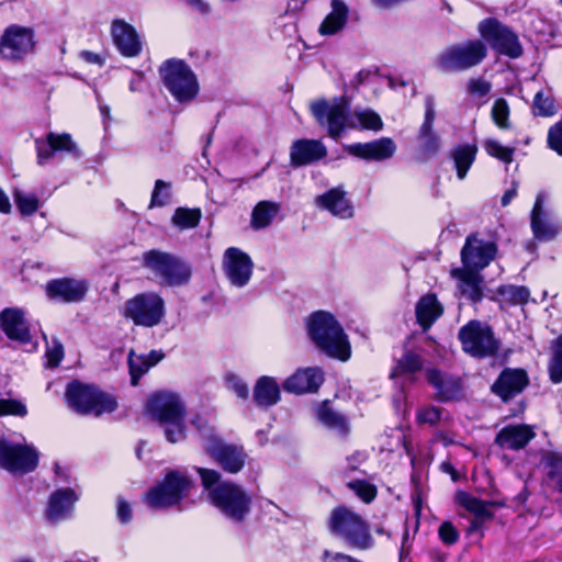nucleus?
I'll return each instance as SVG.
<instances>
[{
  "label": "nucleus",
  "mask_w": 562,
  "mask_h": 562,
  "mask_svg": "<svg viewBox=\"0 0 562 562\" xmlns=\"http://www.w3.org/2000/svg\"><path fill=\"white\" fill-rule=\"evenodd\" d=\"M89 283L82 279L61 278L49 281L46 286V295L50 300L63 303H77L85 299Z\"/></svg>",
  "instance_id": "nucleus-20"
},
{
  "label": "nucleus",
  "mask_w": 562,
  "mask_h": 562,
  "mask_svg": "<svg viewBox=\"0 0 562 562\" xmlns=\"http://www.w3.org/2000/svg\"><path fill=\"white\" fill-rule=\"evenodd\" d=\"M352 490L364 503H370L376 495L375 487L364 481H353L348 483Z\"/></svg>",
  "instance_id": "nucleus-53"
},
{
  "label": "nucleus",
  "mask_w": 562,
  "mask_h": 562,
  "mask_svg": "<svg viewBox=\"0 0 562 562\" xmlns=\"http://www.w3.org/2000/svg\"><path fill=\"white\" fill-rule=\"evenodd\" d=\"M11 212V203L9 196L0 189V213L9 214Z\"/></svg>",
  "instance_id": "nucleus-62"
},
{
  "label": "nucleus",
  "mask_w": 562,
  "mask_h": 562,
  "mask_svg": "<svg viewBox=\"0 0 562 562\" xmlns=\"http://www.w3.org/2000/svg\"><path fill=\"white\" fill-rule=\"evenodd\" d=\"M46 358L48 366L52 368H55L60 363L61 359L64 358V347L58 340L53 339L52 344L48 345L46 350Z\"/></svg>",
  "instance_id": "nucleus-56"
},
{
  "label": "nucleus",
  "mask_w": 562,
  "mask_h": 562,
  "mask_svg": "<svg viewBox=\"0 0 562 562\" xmlns=\"http://www.w3.org/2000/svg\"><path fill=\"white\" fill-rule=\"evenodd\" d=\"M192 10L200 14H207L211 10L210 4L204 0H182Z\"/></svg>",
  "instance_id": "nucleus-60"
},
{
  "label": "nucleus",
  "mask_w": 562,
  "mask_h": 562,
  "mask_svg": "<svg viewBox=\"0 0 562 562\" xmlns=\"http://www.w3.org/2000/svg\"><path fill=\"white\" fill-rule=\"evenodd\" d=\"M143 261L144 267L159 279L161 285H182L191 278L190 267L171 254L149 250L143 255Z\"/></svg>",
  "instance_id": "nucleus-12"
},
{
  "label": "nucleus",
  "mask_w": 562,
  "mask_h": 562,
  "mask_svg": "<svg viewBox=\"0 0 562 562\" xmlns=\"http://www.w3.org/2000/svg\"><path fill=\"white\" fill-rule=\"evenodd\" d=\"M13 199L19 212L23 216H31L37 212L41 206L40 199L34 193H26L19 189L13 191Z\"/></svg>",
  "instance_id": "nucleus-46"
},
{
  "label": "nucleus",
  "mask_w": 562,
  "mask_h": 562,
  "mask_svg": "<svg viewBox=\"0 0 562 562\" xmlns=\"http://www.w3.org/2000/svg\"><path fill=\"white\" fill-rule=\"evenodd\" d=\"M280 211V204L272 201H261L252 210L251 225L256 229L270 225Z\"/></svg>",
  "instance_id": "nucleus-42"
},
{
  "label": "nucleus",
  "mask_w": 562,
  "mask_h": 562,
  "mask_svg": "<svg viewBox=\"0 0 562 562\" xmlns=\"http://www.w3.org/2000/svg\"><path fill=\"white\" fill-rule=\"evenodd\" d=\"M477 154V146L475 144H460L452 148L450 158L453 160L457 176L463 180L473 165Z\"/></svg>",
  "instance_id": "nucleus-39"
},
{
  "label": "nucleus",
  "mask_w": 562,
  "mask_h": 562,
  "mask_svg": "<svg viewBox=\"0 0 562 562\" xmlns=\"http://www.w3.org/2000/svg\"><path fill=\"white\" fill-rule=\"evenodd\" d=\"M121 314L135 326L151 328L165 318L166 303L156 292H142L124 303Z\"/></svg>",
  "instance_id": "nucleus-7"
},
{
  "label": "nucleus",
  "mask_w": 562,
  "mask_h": 562,
  "mask_svg": "<svg viewBox=\"0 0 562 562\" xmlns=\"http://www.w3.org/2000/svg\"><path fill=\"white\" fill-rule=\"evenodd\" d=\"M435 98L427 95L425 98V119L419 128L418 137L422 142L423 150L428 154H435L439 149V137L432 131L436 119Z\"/></svg>",
  "instance_id": "nucleus-31"
},
{
  "label": "nucleus",
  "mask_w": 562,
  "mask_h": 562,
  "mask_svg": "<svg viewBox=\"0 0 562 562\" xmlns=\"http://www.w3.org/2000/svg\"><path fill=\"white\" fill-rule=\"evenodd\" d=\"M116 516L122 524H127L133 518L131 505L122 497H119L116 501Z\"/></svg>",
  "instance_id": "nucleus-59"
},
{
  "label": "nucleus",
  "mask_w": 562,
  "mask_h": 562,
  "mask_svg": "<svg viewBox=\"0 0 562 562\" xmlns=\"http://www.w3.org/2000/svg\"><path fill=\"white\" fill-rule=\"evenodd\" d=\"M37 164L43 166L47 164L55 155V153L64 151L75 158L81 156L78 145L74 142L68 133H53L49 132L45 138L35 139Z\"/></svg>",
  "instance_id": "nucleus-18"
},
{
  "label": "nucleus",
  "mask_w": 562,
  "mask_h": 562,
  "mask_svg": "<svg viewBox=\"0 0 562 562\" xmlns=\"http://www.w3.org/2000/svg\"><path fill=\"white\" fill-rule=\"evenodd\" d=\"M483 147L490 156L503 161L504 164H510L513 161L515 149L512 147L503 146L499 142L492 138L485 139L483 142Z\"/></svg>",
  "instance_id": "nucleus-50"
},
{
  "label": "nucleus",
  "mask_w": 562,
  "mask_h": 562,
  "mask_svg": "<svg viewBox=\"0 0 562 562\" xmlns=\"http://www.w3.org/2000/svg\"><path fill=\"white\" fill-rule=\"evenodd\" d=\"M166 89L178 102L192 101L199 93V82L190 66L181 59H168L159 67Z\"/></svg>",
  "instance_id": "nucleus-8"
},
{
  "label": "nucleus",
  "mask_w": 562,
  "mask_h": 562,
  "mask_svg": "<svg viewBox=\"0 0 562 562\" xmlns=\"http://www.w3.org/2000/svg\"><path fill=\"white\" fill-rule=\"evenodd\" d=\"M165 355L161 351L151 350L147 355H137L134 350L128 353V368L131 382L137 385L138 380L154 366L162 360Z\"/></svg>",
  "instance_id": "nucleus-35"
},
{
  "label": "nucleus",
  "mask_w": 562,
  "mask_h": 562,
  "mask_svg": "<svg viewBox=\"0 0 562 562\" xmlns=\"http://www.w3.org/2000/svg\"><path fill=\"white\" fill-rule=\"evenodd\" d=\"M146 413L164 427L166 439L176 443L186 438V407L172 392H158L149 396Z\"/></svg>",
  "instance_id": "nucleus-4"
},
{
  "label": "nucleus",
  "mask_w": 562,
  "mask_h": 562,
  "mask_svg": "<svg viewBox=\"0 0 562 562\" xmlns=\"http://www.w3.org/2000/svg\"><path fill=\"white\" fill-rule=\"evenodd\" d=\"M306 328L311 340L324 353L342 361L350 358L348 336L333 314L325 311L312 313L306 319Z\"/></svg>",
  "instance_id": "nucleus-3"
},
{
  "label": "nucleus",
  "mask_w": 562,
  "mask_h": 562,
  "mask_svg": "<svg viewBox=\"0 0 562 562\" xmlns=\"http://www.w3.org/2000/svg\"><path fill=\"white\" fill-rule=\"evenodd\" d=\"M170 184L162 181L157 180L155 183L154 191L151 193L150 206H164L170 199Z\"/></svg>",
  "instance_id": "nucleus-51"
},
{
  "label": "nucleus",
  "mask_w": 562,
  "mask_h": 562,
  "mask_svg": "<svg viewBox=\"0 0 562 562\" xmlns=\"http://www.w3.org/2000/svg\"><path fill=\"white\" fill-rule=\"evenodd\" d=\"M227 386L231 391H233L238 397L247 398L249 394L248 385L236 375H228L226 378Z\"/></svg>",
  "instance_id": "nucleus-58"
},
{
  "label": "nucleus",
  "mask_w": 562,
  "mask_h": 562,
  "mask_svg": "<svg viewBox=\"0 0 562 562\" xmlns=\"http://www.w3.org/2000/svg\"><path fill=\"white\" fill-rule=\"evenodd\" d=\"M555 100L550 89L539 90L532 101V113L537 116L550 117L557 113Z\"/></svg>",
  "instance_id": "nucleus-43"
},
{
  "label": "nucleus",
  "mask_w": 562,
  "mask_h": 562,
  "mask_svg": "<svg viewBox=\"0 0 562 562\" xmlns=\"http://www.w3.org/2000/svg\"><path fill=\"white\" fill-rule=\"evenodd\" d=\"M427 380L437 390V396L441 401L453 400L460 392V383L457 380H447L438 370L429 369Z\"/></svg>",
  "instance_id": "nucleus-40"
},
{
  "label": "nucleus",
  "mask_w": 562,
  "mask_h": 562,
  "mask_svg": "<svg viewBox=\"0 0 562 562\" xmlns=\"http://www.w3.org/2000/svg\"><path fill=\"white\" fill-rule=\"evenodd\" d=\"M0 325L4 334L12 340L29 342L30 329L24 318V313L19 308H5L0 314Z\"/></svg>",
  "instance_id": "nucleus-29"
},
{
  "label": "nucleus",
  "mask_w": 562,
  "mask_h": 562,
  "mask_svg": "<svg viewBox=\"0 0 562 562\" xmlns=\"http://www.w3.org/2000/svg\"><path fill=\"white\" fill-rule=\"evenodd\" d=\"M349 9L347 4L340 0L331 1V11L319 25L322 35H334L345 26L348 18Z\"/></svg>",
  "instance_id": "nucleus-37"
},
{
  "label": "nucleus",
  "mask_w": 562,
  "mask_h": 562,
  "mask_svg": "<svg viewBox=\"0 0 562 562\" xmlns=\"http://www.w3.org/2000/svg\"><path fill=\"white\" fill-rule=\"evenodd\" d=\"M201 220V211L199 209L178 207L171 218L175 226L180 229L194 228Z\"/></svg>",
  "instance_id": "nucleus-45"
},
{
  "label": "nucleus",
  "mask_w": 562,
  "mask_h": 562,
  "mask_svg": "<svg viewBox=\"0 0 562 562\" xmlns=\"http://www.w3.org/2000/svg\"><path fill=\"white\" fill-rule=\"evenodd\" d=\"M544 193H538L531 211L530 225L536 239L549 241L554 239L562 232V225L552 213L544 207Z\"/></svg>",
  "instance_id": "nucleus-17"
},
{
  "label": "nucleus",
  "mask_w": 562,
  "mask_h": 562,
  "mask_svg": "<svg viewBox=\"0 0 562 562\" xmlns=\"http://www.w3.org/2000/svg\"><path fill=\"white\" fill-rule=\"evenodd\" d=\"M193 487L192 480L180 470H170L160 483L151 487L145 495L151 508H168L179 505Z\"/></svg>",
  "instance_id": "nucleus-10"
},
{
  "label": "nucleus",
  "mask_w": 562,
  "mask_h": 562,
  "mask_svg": "<svg viewBox=\"0 0 562 562\" xmlns=\"http://www.w3.org/2000/svg\"><path fill=\"white\" fill-rule=\"evenodd\" d=\"M496 293L502 297L504 302L509 304H525L529 300V290L526 286L519 285H501L497 288Z\"/></svg>",
  "instance_id": "nucleus-47"
},
{
  "label": "nucleus",
  "mask_w": 562,
  "mask_h": 562,
  "mask_svg": "<svg viewBox=\"0 0 562 562\" xmlns=\"http://www.w3.org/2000/svg\"><path fill=\"white\" fill-rule=\"evenodd\" d=\"M317 419L326 427L336 430L337 432L345 435L349 431V425L347 418L335 412L327 402L322 403L316 408Z\"/></svg>",
  "instance_id": "nucleus-41"
},
{
  "label": "nucleus",
  "mask_w": 562,
  "mask_h": 562,
  "mask_svg": "<svg viewBox=\"0 0 562 562\" xmlns=\"http://www.w3.org/2000/svg\"><path fill=\"white\" fill-rule=\"evenodd\" d=\"M486 55L487 48L482 41L470 40L441 50L435 59V66L442 72L465 71L481 64Z\"/></svg>",
  "instance_id": "nucleus-6"
},
{
  "label": "nucleus",
  "mask_w": 562,
  "mask_h": 562,
  "mask_svg": "<svg viewBox=\"0 0 562 562\" xmlns=\"http://www.w3.org/2000/svg\"><path fill=\"white\" fill-rule=\"evenodd\" d=\"M78 495L71 488H59L52 493L47 508L46 518L52 522L65 520L71 516Z\"/></svg>",
  "instance_id": "nucleus-28"
},
{
  "label": "nucleus",
  "mask_w": 562,
  "mask_h": 562,
  "mask_svg": "<svg viewBox=\"0 0 562 562\" xmlns=\"http://www.w3.org/2000/svg\"><path fill=\"white\" fill-rule=\"evenodd\" d=\"M492 85L482 78H472L468 81L467 91L471 95L485 97L491 92Z\"/></svg>",
  "instance_id": "nucleus-54"
},
{
  "label": "nucleus",
  "mask_w": 562,
  "mask_h": 562,
  "mask_svg": "<svg viewBox=\"0 0 562 562\" xmlns=\"http://www.w3.org/2000/svg\"><path fill=\"white\" fill-rule=\"evenodd\" d=\"M81 57L85 61H87L89 64L102 65V63H103L102 57L92 52L85 50L81 53Z\"/></svg>",
  "instance_id": "nucleus-61"
},
{
  "label": "nucleus",
  "mask_w": 562,
  "mask_h": 562,
  "mask_svg": "<svg viewBox=\"0 0 562 562\" xmlns=\"http://www.w3.org/2000/svg\"><path fill=\"white\" fill-rule=\"evenodd\" d=\"M328 529L334 537L351 549L368 550L374 544L367 521L348 507L338 506L331 510Z\"/></svg>",
  "instance_id": "nucleus-5"
},
{
  "label": "nucleus",
  "mask_w": 562,
  "mask_h": 562,
  "mask_svg": "<svg viewBox=\"0 0 562 562\" xmlns=\"http://www.w3.org/2000/svg\"><path fill=\"white\" fill-rule=\"evenodd\" d=\"M424 361L420 355L406 350L396 361L391 372V378H403L407 381H414L415 374L423 369Z\"/></svg>",
  "instance_id": "nucleus-38"
},
{
  "label": "nucleus",
  "mask_w": 562,
  "mask_h": 562,
  "mask_svg": "<svg viewBox=\"0 0 562 562\" xmlns=\"http://www.w3.org/2000/svg\"><path fill=\"white\" fill-rule=\"evenodd\" d=\"M442 305L432 293L422 296L415 308L417 323L424 330L430 328V326L442 315Z\"/></svg>",
  "instance_id": "nucleus-34"
},
{
  "label": "nucleus",
  "mask_w": 562,
  "mask_h": 562,
  "mask_svg": "<svg viewBox=\"0 0 562 562\" xmlns=\"http://www.w3.org/2000/svg\"><path fill=\"white\" fill-rule=\"evenodd\" d=\"M316 121L327 128L333 138H338L346 128L370 130L379 132L383 128L381 116L371 109L349 112V104L344 99L317 100L311 104Z\"/></svg>",
  "instance_id": "nucleus-1"
},
{
  "label": "nucleus",
  "mask_w": 562,
  "mask_h": 562,
  "mask_svg": "<svg viewBox=\"0 0 562 562\" xmlns=\"http://www.w3.org/2000/svg\"><path fill=\"white\" fill-rule=\"evenodd\" d=\"M462 350L476 359L495 357L501 348L492 327L481 321H470L458 333Z\"/></svg>",
  "instance_id": "nucleus-9"
},
{
  "label": "nucleus",
  "mask_w": 562,
  "mask_h": 562,
  "mask_svg": "<svg viewBox=\"0 0 562 562\" xmlns=\"http://www.w3.org/2000/svg\"><path fill=\"white\" fill-rule=\"evenodd\" d=\"M27 414L26 406L19 400L0 398V415L23 417Z\"/></svg>",
  "instance_id": "nucleus-52"
},
{
  "label": "nucleus",
  "mask_w": 562,
  "mask_h": 562,
  "mask_svg": "<svg viewBox=\"0 0 562 562\" xmlns=\"http://www.w3.org/2000/svg\"><path fill=\"white\" fill-rule=\"evenodd\" d=\"M517 195V184L513 183V187L503 194L502 196V205L507 206L512 200Z\"/></svg>",
  "instance_id": "nucleus-63"
},
{
  "label": "nucleus",
  "mask_w": 562,
  "mask_h": 562,
  "mask_svg": "<svg viewBox=\"0 0 562 562\" xmlns=\"http://www.w3.org/2000/svg\"><path fill=\"white\" fill-rule=\"evenodd\" d=\"M396 144L390 137H381L368 143H357L348 147V151L355 157L371 160L383 161L394 156Z\"/></svg>",
  "instance_id": "nucleus-22"
},
{
  "label": "nucleus",
  "mask_w": 562,
  "mask_h": 562,
  "mask_svg": "<svg viewBox=\"0 0 562 562\" xmlns=\"http://www.w3.org/2000/svg\"><path fill=\"white\" fill-rule=\"evenodd\" d=\"M535 437L536 432L530 425H507L497 432L494 442L504 450H521Z\"/></svg>",
  "instance_id": "nucleus-23"
},
{
  "label": "nucleus",
  "mask_w": 562,
  "mask_h": 562,
  "mask_svg": "<svg viewBox=\"0 0 562 562\" xmlns=\"http://www.w3.org/2000/svg\"><path fill=\"white\" fill-rule=\"evenodd\" d=\"M111 33L115 46L125 57H135L142 50L140 40L135 29L123 20H114Z\"/></svg>",
  "instance_id": "nucleus-26"
},
{
  "label": "nucleus",
  "mask_w": 562,
  "mask_h": 562,
  "mask_svg": "<svg viewBox=\"0 0 562 562\" xmlns=\"http://www.w3.org/2000/svg\"><path fill=\"white\" fill-rule=\"evenodd\" d=\"M496 252L495 243L479 239L476 235H470L461 250L463 268L480 271L490 265Z\"/></svg>",
  "instance_id": "nucleus-16"
},
{
  "label": "nucleus",
  "mask_w": 562,
  "mask_h": 562,
  "mask_svg": "<svg viewBox=\"0 0 562 562\" xmlns=\"http://www.w3.org/2000/svg\"><path fill=\"white\" fill-rule=\"evenodd\" d=\"M324 382V374L319 368H303L296 370L283 382V389L293 394L316 392Z\"/></svg>",
  "instance_id": "nucleus-24"
},
{
  "label": "nucleus",
  "mask_w": 562,
  "mask_h": 562,
  "mask_svg": "<svg viewBox=\"0 0 562 562\" xmlns=\"http://www.w3.org/2000/svg\"><path fill=\"white\" fill-rule=\"evenodd\" d=\"M66 400L72 409L82 415L100 416L113 412L117 406L116 401L111 395L92 385L77 381L68 384Z\"/></svg>",
  "instance_id": "nucleus-11"
},
{
  "label": "nucleus",
  "mask_w": 562,
  "mask_h": 562,
  "mask_svg": "<svg viewBox=\"0 0 562 562\" xmlns=\"http://www.w3.org/2000/svg\"><path fill=\"white\" fill-rule=\"evenodd\" d=\"M38 464V452L23 441L0 439V468L11 473H29Z\"/></svg>",
  "instance_id": "nucleus-13"
},
{
  "label": "nucleus",
  "mask_w": 562,
  "mask_h": 562,
  "mask_svg": "<svg viewBox=\"0 0 562 562\" xmlns=\"http://www.w3.org/2000/svg\"><path fill=\"white\" fill-rule=\"evenodd\" d=\"M528 384V375L522 369H505L492 385V391L504 401L519 394Z\"/></svg>",
  "instance_id": "nucleus-25"
},
{
  "label": "nucleus",
  "mask_w": 562,
  "mask_h": 562,
  "mask_svg": "<svg viewBox=\"0 0 562 562\" xmlns=\"http://www.w3.org/2000/svg\"><path fill=\"white\" fill-rule=\"evenodd\" d=\"M440 411L435 406H424L417 411V422L419 424L435 425L440 419Z\"/></svg>",
  "instance_id": "nucleus-55"
},
{
  "label": "nucleus",
  "mask_w": 562,
  "mask_h": 562,
  "mask_svg": "<svg viewBox=\"0 0 562 562\" xmlns=\"http://www.w3.org/2000/svg\"><path fill=\"white\" fill-rule=\"evenodd\" d=\"M547 469L549 484L562 493V456L559 453H548L543 459Z\"/></svg>",
  "instance_id": "nucleus-44"
},
{
  "label": "nucleus",
  "mask_w": 562,
  "mask_h": 562,
  "mask_svg": "<svg viewBox=\"0 0 562 562\" xmlns=\"http://www.w3.org/2000/svg\"><path fill=\"white\" fill-rule=\"evenodd\" d=\"M326 146L317 139H297L291 146L290 158L293 166L313 164L326 157Z\"/></svg>",
  "instance_id": "nucleus-27"
},
{
  "label": "nucleus",
  "mask_w": 562,
  "mask_h": 562,
  "mask_svg": "<svg viewBox=\"0 0 562 562\" xmlns=\"http://www.w3.org/2000/svg\"><path fill=\"white\" fill-rule=\"evenodd\" d=\"M451 276L459 281L458 288L462 295L476 303L483 297V277L479 271L467 268H458L451 271Z\"/></svg>",
  "instance_id": "nucleus-30"
},
{
  "label": "nucleus",
  "mask_w": 562,
  "mask_h": 562,
  "mask_svg": "<svg viewBox=\"0 0 562 562\" xmlns=\"http://www.w3.org/2000/svg\"><path fill=\"white\" fill-rule=\"evenodd\" d=\"M33 31L29 27L11 25L0 41V53L7 59H20L34 47Z\"/></svg>",
  "instance_id": "nucleus-19"
},
{
  "label": "nucleus",
  "mask_w": 562,
  "mask_h": 562,
  "mask_svg": "<svg viewBox=\"0 0 562 562\" xmlns=\"http://www.w3.org/2000/svg\"><path fill=\"white\" fill-rule=\"evenodd\" d=\"M314 203L318 209L340 220H349L355 215L352 201L341 186L331 188L323 194L316 195Z\"/></svg>",
  "instance_id": "nucleus-21"
},
{
  "label": "nucleus",
  "mask_w": 562,
  "mask_h": 562,
  "mask_svg": "<svg viewBox=\"0 0 562 562\" xmlns=\"http://www.w3.org/2000/svg\"><path fill=\"white\" fill-rule=\"evenodd\" d=\"M222 269L231 285L244 288L251 279L254 262L241 249L229 247L223 254Z\"/></svg>",
  "instance_id": "nucleus-15"
},
{
  "label": "nucleus",
  "mask_w": 562,
  "mask_h": 562,
  "mask_svg": "<svg viewBox=\"0 0 562 562\" xmlns=\"http://www.w3.org/2000/svg\"><path fill=\"white\" fill-rule=\"evenodd\" d=\"M509 113L510 110L507 101L504 98L496 99L492 106L491 115L497 127L502 130L510 128Z\"/></svg>",
  "instance_id": "nucleus-49"
},
{
  "label": "nucleus",
  "mask_w": 562,
  "mask_h": 562,
  "mask_svg": "<svg viewBox=\"0 0 562 562\" xmlns=\"http://www.w3.org/2000/svg\"><path fill=\"white\" fill-rule=\"evenodd\" d=\"M479 32L498 54L509 58H518L522 55V46L517 34L498 21L494 19L482 21Z\"/></svg>",
  "instance_id": "nucleus-14"
},
{
  "label": "nucleus",
  "mask_w": 562,
  "mask_h": 562,
  "mask_svg": "<svg viewBox=\"0 0 562 562\" xmlns=\"http://www.w3.org/2000/svg\"><path fill=\"white\" fill-rule=\"evenodd\" d=\"M438 532L441 541L446 544H453L459 539V532L450 521L442 522Z\"/></svg>",
  "instance_id": "nucleus-57"
},
{
  "label": "nucleus",
  "mask_w": 562,
  "mask_h": 562,
  "mask_svg": "<svg viewBox=\"0 0 562 562\" xmlns=\"http://www.w3.org/2000/svg\"><path fill=\"white\" fill-rule=\"evenodd\" d=\"M209 451L227 472L236 473L244 467L243 451L233 446L215 443L209 448Z\"/></svg>",
  "instance_id": "nucleus-33"
},
{
  "label": "nucleus",
  "mask_w": 562,
  "mask_h": 562,
  "mask_svg": "<svg viewBox=\"0 0 562 562\" xmlns=\"http://www.w3.org/2000/svg\"><path fill=\"white\" fill-rule=\"evenodd\" d=\"M457 499L461 506L474 515L470 525L471 531L480 529L485 521L492 519L493 513L490 508V503L481 501L465 492L458 493Z\"/></svg>",
  "instance_id": "nucleus-32"
},
{
  "label": "nucleus",
  "mask_w": 562,
  "mask_h": 562,
  "mask_svg": "<svg viewBox=\"0 0 562 562\" xmlns=\"http://www.w3.org/2000/svg\"><path fill=\"white\" fill-rule=\"evenodd\" d=\"M207 501L226 518L241 522L250 512L251 496L239 485L221 481L215 470L198 468Z\"/></svg>",
  "instance_id": "nucleus-2"
},
{
  "label": "nucleus",
  "mask_w": 562,
  "mask_h": 562,
  "mask_svg": "<svg viewBox=\"0 0 562 562\" xmlns=\"http://www.w3.org/2000/svg\"><path fill=\"white\" fill-rule=\"evenodd\" d=\"M192 425L198 428L199 431L209 435L211 432V427H209L207 423L203 420L201 417H196L192 420Z\"/></svg>",
  "instance_id": "nucleus-64"
},
{
  "label": "nucleus",
  "mask_w": 562,
  "mask_h": 562,
  "mask_svg": "<svg viewBox=\"0 0 562 562\" xmlns=\"http://www.w3.org/2000/svg\"><path fill=\"white\" fill-rule=\"evenodd\" d=\"M254 401L260 407H270L280 401V386L274 378L260 376L254 386Z\"/></svg>",
  "instance_id": "nucleus-36"
},
{
  "label": "nucleus",
  "mask_w": 562,
  "mask_h": 562,
  "mask_svg": "<svg viewBox=\"0 0 562 562\" xmlns=\"http://www.w3.org/2000/svg\"><path fill=\"white\" fill-rule=\"evenodd\" d=\"M550 380L558 384L562 382V334L552 341V356L549 361Z\"/></svg>",
  "instance_id": "nucleus-48"
}]
</instances>
